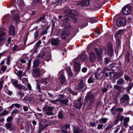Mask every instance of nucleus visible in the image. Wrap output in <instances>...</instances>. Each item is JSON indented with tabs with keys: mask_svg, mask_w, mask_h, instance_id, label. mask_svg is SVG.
Returning a JSON list of instances; mask_svg holds the SVG:
<instances>
[{
	"mask_svg": "<svg viewBox=\"0 0 133 133\" xmlns=\"http://www.w3.org/2000/svg\"><path fill=\"white\" fill-rule=\"evenodd\" d=\"M94 94L90 92H88L85 97V102L88 105L87 108L89 109H91L92 107V103L94 101Z\"/></svg>",
	"mask_w": 133,
	"mask_h": 133,
	"instance_id": "f257e3e1",
	"label": "nucleus"
},
{
	"mask_svg": "<svg viewBox=\"0 0 133 133\" xmlns=\"http://www.w3.org/2000/svg\"><path fill=\"white\" fill-rule=\"evenodd\" d=\"M125 30L124 29H120L116 32L115 35V37L117 41V44L119 45L120 43V39L119 37V36L124 33Z\"/></svg>",
	"mask_w": 133,
	"mask_h": 133,
	"instance_id": "f03ea898",
	"label": "nucleus"
},
{
	"mask_svg": "<svg viewBox=\"0 0 133 133\" xmlns=\"http://www.w3.org/2000/svg\"><path fill=\"white\" fill-rule=\"evenodd\" d=\"M61 22L62 23L63 26L65 28H70L71 27V26L70 23V21L68 18H66L63 20H61Z\"/></svg>",
	"mask_w": 133,
	"mask_h": 133,
	"instance_id": "7ed1b4c3",
	"label": "nucleus"
},
{
	"mask_svg": "<svg viewBox=\"0 0 133 133\" xmlns=\"http://www.w3.org/2000/svg\"><path fill=\"white\" fill-rule=\"evenodd\" d=\"M129 97L128 95H124L120 99V101L121 103L123 105L127 104L129 102Z\"/></svg>",
	"mask_w": 133,
	"mask_h": 133,
	"instance_id": "20e7f679",
	"label": "nucleus"
},
{
	"mask_svg": "<svg viewBox=\"0 0 133 133\" xmlns=\"http://www.w3.org/2000/svg\"><path fill=\"white\" fill-rule=\"evenodd\" d=\"M123 13L126 15L129 14L131 12V9L130 6L129 5H127L124 6L122 9Z\"/></svg>",
	"mask_w": 133,
	"mask_h": 133,
	"instance_id": "39448f33",
	"label": "nucleus"
},
{
	"mask_svg": "<svg viewBox=\"0 0 133 133\" xmlns=\"http://www.w3.org/2000/svg\"><path fill=\"white\" fill-rule=\"evenodd\" d=\"M126 19L124 18L120 17L117 20V24L119 26L124 25L127 22Z\"/></svg>",
	"mask_w": 133,
	"mask_h": 133,
	"instance_id": "423d86ee",
	"label": "nucleus"
},
{
	"mask_svg": "<svg viewBox=\"0 0 133 133\" xmlns=\"http://www.w3.org/2000/svg\"><path fill=\"white\" fill-rule=\"evenodd\" d=\"M50 42L52 46H57L61 42V40L58 38H52L50 39Z\"/></svg>",
	"mask_w": 133,
	"mask_h": 133,
	"instance_id": "0eeeda50",
	"label": "nucleus"
},
{
	"mask_svg": "<svg viewBox=\"0 0 133 133\" xmlns=\"http://www.w3.org/2000/svg\"><path fill=\"white\" fill-rule=\"evenodd\" d=\"M122 114L120 112H119L116 117H115V124H117L119 122V120L122 121L124 118V116L122 115Z\"/></svg>",
	"mask_w": 133,
	"mask_h": 133,
	"instance_id": "6e6552de",
	"label": "nucleus"
},
{
	"mask_svg": "<svg viewBox=\"0 0 133 133\" xmlns=\"http://www.w3.org/2000/svg\"><path fill=\"white\" fill-rule=\"evenodd\" d=\"M90 4V2L89 0H83L81 1L78 2L77 4L82 6H88Z\"/></svg>",
	"mask_w": 133,
	"mask_h": 133,
	"instance_id": "1a4fd4ad",
	"label": "nucleus"
},
{
	"mask_svg": "<svg viewBox=\"0 0 133 133\" xmlns=\"http://www.w3.org/2000/svg\"><path fill=\"white\" fill-rule=\"evenodd\" d=\"M87 56L84 54H82L79 56L77 58V60L79 62H82L84 61L87 59Z\"/></svg>",
	"mask_w": 133,
	"mask_h": 133,
	"instance_id": "9d476101",
	"label": "nucleus"
},
{
	"mask_svg": "<svg viewBox=\"0 0 133 133\" xmlns=\"http://www.w3.org/2000/svg\"><path fill=\"white\" fill-rule=\"evenodd\" d=\"M33 75L35 77H38L41 75L40 70L39 68H36L33 69Z\"/></svg>",
	"mask_w": 133,
	"mask_h": 133,
	"instance_id": "9b49d317",
	"label": "nucleus"
},
{
	"mask_svg": "<svg viewBox=\"0 0 133 133\" xmlns=\"http://www.w3.org/2000/svg\"><path fill=\"white\" fill-rule=\"evenodd\" d=\"M51 78V76H49L48 78L42 79L40 80V82L41 83H42L44 84H47L50 81Z\"/></svg>",
	"mask_w": 133,
	"mask_h": 133,
	"instance_id": "f8f14e48",
	"label": "nucleus"
},
{
	"mask_svg": "<svg viewBox=\"0 0 133 133\" xmlns=\"http://www.w3.org/2000/svg\"><path fill=\"white\" fill-rule=\"evenodd\" d=\"M82 98L80 97L77 100V103L75 104V107L77 109H80L81 108L82 104V103L81 102Z\"/></svg>",
	"mask_w": 133,
	"mask_h": 133,
	"instance_id": "ddd939ff",
	"label": "nucleus"
},
{
	"mask_svg": "<svg viewBox=\"0 0 133 133\" xmlns=\"http://www.w3.org/2000/svg\"><path fill=\"white\" fill-rule=\"evenodd\" d=\"M90 58L91 62H95L96 59V56L95 53L93 52H91L90 53Z\"/></svg>",
	"mask_w": 133,
	"mask_h": 133,
	"instance_id": "4468645a",
	"label": "nucleus"
},
{
	"mask_svg": "<svg viewBox=\"0 0 133 133\" xmlns=\"http://www.w3.org/2000/svg\"><path fill=\"white\" fill-rule=\"evenodd\" d=\"M64 12L66 14H72L76 16L78 15L77 12H75L74 10H71L69 9H66L64 11Z\"/></svg>",
	"mask_w": 133,
	"mask_h": 133,
	"instance_id": "2eb2a0df",
	"label": "nucleus"
},
{
	"mask_svg": "<svg viewBox=\"0 0 133 133\" xmlns=\"http://www.w3.org/2000/svg\"><path fill=\"white\" fill-rule=\"evenodd\" d=\"M81 64L80 63L75 62L74 63V70L75 71L78 72L81 68Z\"/></svg>",
	"mask_w": 133,
	"mask_h": 133,
	"instance_id": "dca6fc26",
	"label": "nucleus"
},
{
	"mask_svg": "<svg viewBox=\"0 0 133 133\" xmlns=\"http://www.w3.org/2000/svg\"><path fill=\"white\" fill-rule=\"evenodd\" d=\"M69 32L67 30H64L61 34L62 38L63 39H65L66 37L69 34Z\"/></svg>",
	"mask_w": 133,
	"mask_h": 133,
	"instance_id": "f3484780",
	"label": "nucleus"
},
{
	"mask_svg": "<svg viewBox=\"0 0 133 133\" xmlns=\"http://www.w3.org/2000/svg\"><path fill=\"white\" fill-rule=\"evenodd\" d=\"M84 85H85L84 83L83 80H82L80 81L79 83L76 87V89L77 90L81 89L84 88Z\"/></svg>",
	"mask_w": 133,
	"mask_h": 133,
	"instance_id": "a211bd4d",
	"label": "nucleus"
},
{
	"mask_svg": "<svg viewBox=\"0 0 133 133\" xmlns=\"http://www.w3.org/2000/svg\"><path fill=\"white\" fill-rule=\"evenodd\" d=\"M9 32L10 35L13 36L15 34V28L14 26L12 25L10 26Z\"/></svg>",
	"mask_w": 133,
	"mask_h": 133,
	"instance_id": "6ab92c4d",
	"label": "nucleus"
},
{
	"mask_svg": "<svg viewBox=\"0 0 133 133\" xmlns=\"http://www.w3.org/2000/svg\"><path fill=\"white\" fill-rule=\"evenodd\" d=\"M6 35L5 33L0 30V41H3L5 38V36Z\"/></svg>",
	"mask_w": 133,
	"mask_h": 133,
	"instance_id": "aec40b11",
	"label": "nucleus"
},
{
	"mask_svg": "<svg viewBox=\"0 0 133 133\" xmlns=\"http://www.w3.org/2000/svg\"><path fill=\"white\" fill-rule=\"evenodd\" d=\"M95 51L96 54L98 56L99 58V59L101 60L102 59L101 57L102 54L104 51V50L103 51H102L99 49H96Z\"/></svg>",
	"mask_w": 133,
	"mask_h": 133,
	"instance_id": "412c9836",
	"label": "nucleus"
},
{
	"mask_svg": "<svg viewBox=\"0 0 133 133\" xmlns=\"http://www.w3.org/2000/svg\"><path fill=\"white\" fill-rule=\"evenodd\" d=\"M19 19V15L17 14L15 15L13 18V20L15 21L16 23H18L20 21Z\"/></svg>",
	"mask_w": 133,
	"mask_h": 133,
	"instance_id": "4be33fe9",
	"label": "nucleus"
},
{
	"mask_svg": "<svg viewBox=\"0 0 133 133\" xmlns=\"http://www.w3.org/2000/svg\"><path fill=\"white\" fill-rule=\"evenodd\" d=\"M83 130V129H81L78 127H74V133H80Z\"/></svg>",
	"mask_w": 133,
	"mask_h": 133,
	"instance_id": "5701e85b",
	"label": "nucleus"
},
{
	"mask_svg": "<svg viewBox=\"0 0 133 133\" xmlns=\"http://www.w3.org/2000/svg\"><path fill=\"white\" fill-rule=\"evenodd\" d=\"M5 125L7 129L10 130H11L14 128V126L12 125L11 123L6 124Z\"/></svg>",
	"mask_w": 133,
	"mask_h": 133,
	"instance_id": "b1692460",
	"label": "nucleus"
},
{
	"mask_svg": "<svg viewBox=\"0 0 133 133\" xmlns=\"http://www.w3.org/2000/svg\"><path fill=\"white\" fill-rule=\"evenodd\" d=\"M24 59H27V57L25 55H23L19 58V61L22 63H25L26 62V61Z\"/></svg>",
	"mask_w": 133,
	"mask_h": 133,
	"instance_id": "393cba45",
	"label": "nucleus"
},
{
	"mask_svg": "<svg viewBox=\"0 0 133 133\" xmlns=\"http://www.w3.org/2000/svg\"><path fill=\"white\" fill-rule=\"evenodd\" d=\"M15 4H17L19 6L23 4V0H15Z\"/></svg>",
	"mask_w": 133,
	"mask_h": 133,
	"instance_id": "a878e982",
	"label": "nucleus"
},
{
	"mask_svg": "<svg viewBox=\"0 0 133 133\" xmlns=\"http://www.w3.org/2000/svg\"><path fill=\"white\" fill-rule=\"evenodd\" d=\"M45 18V15H43L42 17H39L37 20H36L35 22L36 23H38L41 21H43L44 20Z\"/></svg>",
	"mask_w": 133,
	"mask_h": 133,
	"instance_id": "bb28decb",
	"label": "nucleus"
},
{
	"mask_svg": "<svg viewBox=\"0 0 133 133\" xmlns=\"http://www.w3.org/2000/svg\"><path fill=\"white\" fill-rule=\"evenodd\" d=\"M40 62L39 59H37L36 60H35L34 63L33 67H37L39 64Z\"/></svg>",
	"mask_w": 133,
	"mask_h": 133,
	"instance_id": "cd10ccee",
	"label": "nucleus"
},
{
	"mask_svg": "<svg viewBox=\"0 0 133 133\" xmlns=\"http://www.w3.org/2000/svg\"><path fill=\"white\" fill-rule=\"evenodd\" d=\"M117 84L119 85H123L124 83V81L123 78L119 79L117 81Z\"/></svg>",
	"mask_w": 133,
	"mask_h": 133,
	"instance_id": "c85d7f7f",
	"label": "nucleus"
},
{
	"mask_svg": "<svg viewBox=\"0 0 133 133\" xmlns=\"http://www.w3.org/2000/svg\"><path fill=\"white\" fill-rule=\"evenodd\" d=\"M108 125L105 129V132H106L108 130L111 129L113 126V125L111 124H108Z\"/></svg>",
	"mask_w": 133,
	"mask_h": 133,
	"instance_id": "c756f323",
	"label": "nucleus"
},
{
	"mask_svg": "<svg viewBox=\"0 0 133 133\" xmlns=\"http://www.w3.org/2000/svg\"><path fill=\"white\" fill-rule=\"evenodd\" d=\"M59 80L62 83H64L65 81V78L64 75L62 74L59 77Z\"/></svg>",
	"mask_w": 133,
	"mask_h": 133,
	"instance_id": "7c9ffc66",
	"label": "nucleus"
},
{
	"mask_svg": "<svg viewBox=\"0 0 133 133\" xmlns=\"http://www.w3.org/2000/svg\"><path fill=\"white\" fill-rule=\"evenodd\" d=\"M108 53L109 55L111 56H112L113 53L112 46H110V47L108 48Z\"/></svg>",
	"mask_w": 133,
	"mask_h": 133,
	"instance_id": "2f4dec72",
	"label": "nucleus"
},
{
	"mask_svg": "<svg viewBox=\"0 0 133 133\" xmlns=\"http://www.w3.org/2000/svg\"><path fill=\"white\" fill-rule=\"evenodd\" d=\"M95 80L93 76H91L88 79V82L90 84L93 83Z\"/></svg>",
	"mask_w": 133,
	"mask_h": 133,
	"instance_id": "473e14b6",
	"label": "nucleus"
},
{
	"mask_svg": "<svg viewBox=\"0 0 133 133\" xmlns=\"http://www.w3.org/2000/svg\"><path fill=\"white\" fill-rule=\"evenodd\" d=\"M124 78L126 81H129L130 82H132V79L129 76L126 74L125 75Z\"/></svg>",
	"mask_w": 133,
	"mask_h": 133,
	"instance_id": "72a5a7b5",
	"label": "nucleus"
},
{
	"mask_svg": "<svg viewBox=\"0 0 133 133\" xmlns=\"http://www.w3.org/2000/svg\"><path fill=\"white\" fill-rule=\"evenodd\" d=\"M100 73L99 74L98 73L96 72H95L94 73V75L95 76V77L96 79H99V78H101L102 77V76H101L100 75Z\"/></svg>",
	"mask_w": 133,
	"mask_h": 133,
	"instance_id": "f704fd0d",
	"label": "nucleus"
},
{
	"mask_svg": "<svg viewBox=\"0 0 133 133\" xmlns=\"http://www.w3.org/2000/svg\"><path fill=\"white\" fill-rule=\"evenodd\" d=\"M68 99H64L63 100H61L60 99V102L62 104H64L65 105H68Z\"/></svg>",
	"mask_w": 133,
	"mask_h": 133,
	"instance_id": "c9c22d12",
	"label": "nucleus"
},
{
	"mask_svg": "<svg viewBox=\"0 0 133 133\" xmlns=\"http://www.w3.org/2000/svg\"><path fill=\"white\" fill-rule=\"evenodd\" d=\"M66 70L68 74L70 76H72L73 74L71 71V70L70 67H68L66 69Z\"/></svg>",
	"mask_w": 133,
	"mask_h": 133,
	"instance_id": "e433bc0d",
	"label": "nucleus"
},
{
	"mask_svg": "<svg viewBox=\"0 0 133 133\" xmlns=\"http://www.w3.org/2000/svg\"><path fill=\"white\" fill-rule=\"evenodd\" d=\"M111 111L112 114H115L116 113V111H117V108L115 107H114L111 109Z\"/></svg>",
	"mask_w": 133,
	"mask_h": 133,
	"instance_id": "4c0bfd02",
	"label": "nucleus"
},
{
	"mask_svg": "<svg viewBox=\"0 0 133 133\" xmlns=\"http://www.w3.org/2000/svg\"><path fill=\"white\" fill-rule=\"evenodd\" d=\"M108 119L106 118H102L100 119L99 122L101 123H105L107 122Z\"/></svg>",
	"mask_w": 133,
	"mask_h": 133,
	"instance_id": "58836bf2",
	"label": "nucleus"
},
{
	"mask_svg": "<svg viewBox=\"0 0 133 133\" xmlns=\"http://www.w3.org/2000/svg\"><path fill=\"white\" fill-rule=\"evenodd\" d=\"M24 122L23 119L21 118H19L18 120V125L21 126Z\"/></svg>",
	"mask_w": 133,
	"mask_h": 133,
	"instance_id": "ea45409f",
	"label": "nucleus"
},
{
	"mask_svg": "<svg viewBox=\"0 0 133 133\" xmlns=\"http://www.w3.org/2000/svg\"><path fill=\"white\" fill-rule=\"evenodd\" d=\"M45 55V54L44 52H42L41 53L38 55L37 57L38 58H42Z\"/></svg>",
	"mask_w": 133,
	"mask_h": 133,
	"instance_id": "a19ab883",
	"label": "nucleus"
},
{
	"mask_svg": "<svg viewBox=\"0 0 133 133\" xmlns=\"http://www.w3.org/2000/svg\"><path fill=\"white\" fill-rule=\"evenodd\" d=\"M17 95L20 97V99L24 96V94L22 93L21 91H18L17 92Z\"/></svg>",
	"mask_w": 133,
	"mask_h": 133,
	"instance_id": "79ce46f5",
	"label": "nucleus"
},
{
	"mask_svg": "<svg viewBox=\"0 0 133 133\" xmlns=\"http://www.w3.org/2000/svg\"><path fill=\"white\" fill-rule=\"evenodd\" d=\"M114 88L116 90H118L119 91H121V86H119L117 85H115L114 86Z\"/></svg>",
	"mask_w": 133,
	"mask_h": 133,
	"instance_id": "37998d69",
	"label": "nucleus"
},
{
	"mask_svg": "<svg viewBox=\"0 0 133 133\" xmlns=\"http://www.w3.org/2000/svg\"><path fill=\"white\" fill-rule=\"evenodd\" d=\"M58 117L59 119H62L63 117V115L62 111H59L58 115Z\"/></svg>",
	"mask_w": 133,
	"mask_h": 133,
	"instance_id": "c03bdc74",
	"label": "nucleus"
},
{
	"mask_svg": "<svg viewBox=\"0 0 133 133\" xmlns=\"http://www.w3.org/2000/svg\"><path fill=\"white\" fill-rule=\"evenodd\" d=\"M50 101L52 103H53L54 104H56L57 102H59L60 101V99H56L55 100H50Z\"/></svg>",
	"mask_w": 133,
	"mask_h": 133,
	"instance_id": "a18cd8bd",
	"label": "nucleus"
},
{
	"mask_svg": "<svg viewBox=\"0 0 133 133\" xmlns=\"http://www.w3.org/2000/svg\"><path fill=\"white\" fill-rule=\"evenodd\" d=\"M61 133H70V132L66 130L63 127H62Z\"/></svg>",
	"mask_w": 133,
	"mask_h": 133,
	"instance_id": "49530a36",
	"label": "nucleus"
},
{
	"mask_svg": "<svg viewBox=\"0 0 133 133\" xmlns=\"http://www.w3.org/2000/svg\"><path fill=\"white\" fill-rule=\"evenodd\" d=\"M19 113V110L18 109H15L12 111L11 114L13 115L14 114H15Z\"/></svg>",
	"mask_w": 133,
	"mask_h": 133,
	"instance_id": "de8ad7c7",
	"label": "nucleus"
},
{
	"mask_svg": "<svg viewBox=\"0 0 133 133\" xmlns=\"http://www.w3.org/2000/svg\"><path fill=\"white\" fill-rule=\"evenodd\" d=\"M36 88L38 91V92H40L41 91V89L40 84H39V83H37V85Z\"/></svg>",
	"mask_w": 133,
	"mask_h": 133,
	"instance_id": "09e8293b",
	"label": "nucleus"
},
{
	"mask_svg": "<svg viewBox=\"0 0 133 133\" xmlns=\"http://www.w3.org/2000/svg\"><path fill=\"white\" fill-rule=\"evenodd\" d=\"M33 4L35 5L36 3H39L41 4L42 3V1L40 0H33Z\"/></svg>",
	"mask_w": 133,
	"mask_h": 133,
	"instance_id": "8fccbe9b",
	"label": "nucleus"
},
{
	"mask_svg": "<svg viewBox=\"0 0 133 133\" xmlns=\"http://www.w3.org/2000/svg\"><path fill=\"white\" fill-rule=\"evenodd\" d=\"M129 54L128 53H127V55L125 58V61L127 62H129Z\"/></svg>",
	"mask_w": 133,
	"mask_h": 133,
	"instance_id": "3c124183",
	"label": "nucleus"
},
{
	"mask_svg": "<svg viewBox=\"0 0 133 133\" xmlns=\"http://www.w3.org/2000/svg\"><path fill=\"white\" fill-rule=\"evenodd\" d=\"M8 113L7 111L5 110L0 114V116H4L7 115Z\"/></svg>",
	"mask_w": 133,
	"mask_h": 133,
	"instance_id": "603ef678",
	"label": "nucleus"
},
{
	"mask_svg": "<svg viewBox=\"0 0 133 133\" xmlns=\"http://www.w3.org/2000/svg\"><path fill=\"white\" fill-rule=\"evenodd\" d=\"M47 93L48 95L52 99H53L55 98L54 95L51 93L49 92H47Z\"/></svg>",
	"mask_w": 133,
	"mask_h": 133,
	"instance_id": "864d4df0",
	"label": "nucleus"
},
{
	"mask_svg": "<svg viewBox=\"0 0 133 133\" xmlns=\"http://www.w3.org/2000/svg\"><path fill=\"white\" fill-rule=\"evenodd\" d=\"M133 86V83H129V86L128 87L127 90H130L132 88Z\"/></svg>",
	"mask_w": 133,
	"mask_h": 133,
	"instance_id": "5fc2aeb1",
	"label": "nucleus"
},
{
	"mask_svg": "<svg viewBox=\"0 0 133 133\" xmlns=\"http://www.w3.org/2000/svg\"><path fill=\"white\" fill-rule=\"evenodd\" d=\"M54 108L55 107H54L48 106L47 108V110L49 111H52Z\"/></svg>",
	"mask_w": 133,
	"mask_h": 133,
	"instance_id": "6e6d98bb",
	"label": "nucleus"
},
{
	"mask_svg": "<svg viewBox=\"0 0 133 133\" xmlns=\"http://www.w3.org/2000/svg\"><path fill=\"white\" fill-rule=\"evenodd\" d=\"M13 84L16 87L17 85L18 81L17 80H14L12 81Z\"/></svg>",
	"mask_w": 133,
	"mask_h": 133,
	"instance_id": "4d7b16f0",
	"label": "nucleus"
},
{
	"mask_svg": "<svg viewBox=\"0 0 133 133\" xmlns=\"http://www.w3.org/2000/svg\"><path fill=\"white\" fill-rule=\"evenodd\" d=\"M71 18L73 20V22L76 23L77 21V18L74 16H72Z\"/></svg>",
	"mask_w": 133,
	"mask_h": 133,
	"instance_id": "13d9d810",
	"label": "nucleus"
},
{
	"mask_svg": "<svg viewBox=\"0 0 133 133\" xmlns=\"http://www.w3.org/2000/svg\"><path fill=\"white\" fill-rule=\"evenodd\" d=\"M45 129L44 127L43 126H40L39 127V130H38V132H41L44 129Z\"/></svg>",
	"mask_w": 133,
	"mask_h": 133,
	"instance_id": "bf43d9fd",
	"label": "nucleus"
},
{
	"mask_svg": "<svg viewBox=\"0 0 133 133\" xmlns=\"http://www.w3.org/2000/svg\"><path fill=\"white\" fill-rule=\"evenodd\" d=\"M98 20H96L95 18H92L90 21V22L92 23H94L97 22Z\"/></svg>",
	"mask_w": 133,
	"mask_h": 133,
	"instance_id": "052dcab7",
	"label": "nucleus"
},
{
	"mask_svg": "<svg viewBox=\"0 0 133 133\" xmlns=\"http://www.w3.org/2000/svg\"><path fill=\"white\" fill-rule=\"evenodd\" d=\"M11 38H9L8 39L7 43H6V45L7 46H9V45L11 41Z\"/></svg>",
	"mask_w": 133,
	"mask_h": 133,
	"instance_id": "680f3d73",
	"label": "nucleus"
},
{
	"mask_svg": "<svg viewBox=\"0 0 133 133\" xmlns=\"http://www.w3.org/2000/svg\"><path fill=\"white\" fill-rule=\"evenodd\" d=\"M103 127V125L101 124H99L98 125L97 127V129H102Z\"/></svg>",
	"mask_w": 133,
	"mask_h": 133,
	"instance_id": "e2e57ef3",
	"label": "nucleus"
},
{
	"mask_svg": "<svg viewBox=\"0 0 133 133\" xmlns=\"http://www.w3.org/2000/svg\"><path fill=\"white\" fill-rule=\"evenodd\" d=\"M34 36L35 38H36L38 35V31H36L34 33Z\"/></svg>",
	"mask_w": 133,
	"mask_h": 133,
	"instance_id": "0e129e2a",
	"label": "nucleus"
},
{
	"mask_svg": "<svg viewBox=\"0 0 133 133\" xmlns=\"http://www.w3.org/2000/svg\"><path fill=\"white\" fill-rule=\"evenodd\" d=\"M129 117H125L124 118V122L126 123H128L129 122Z\"/></svg>",
	"mask_w": 133,
	"mask_h": 133,
	"instance_id": "69168bd1",
	"label": "nucleus"
},
{
	"mask_svg": "<svg viewBox=\"0 0 133 133\" xmlns=\"http://www.w3.org/2000/svg\"><path fill=\"white\" fill-rule=\"evenodd\" d=\"M12 117L11 116H10L7 119V121L8 122H10L11 120L12 119Z\"/></svg>",
	"mask_w": 133,
	"mask_h": 133,
	"instance_id": "338daca9",
	"label": "nucleus"
},
{
	"mask_svg": "<svg viewBox=\"0 0 133 133\" xmlns=\"http://www.w3.org/2000/svg\"><path fill=\"white\" fill-rule=\"evenodd\" d=\"M123 111V109L122 108H117V111H119L120 112H122Z\"/></svg>",
	"mask_w": 133,
	"mask_h": 133,
	"instance_id": "774afa93",
	"label": "nucleus"
}]
</instances>
